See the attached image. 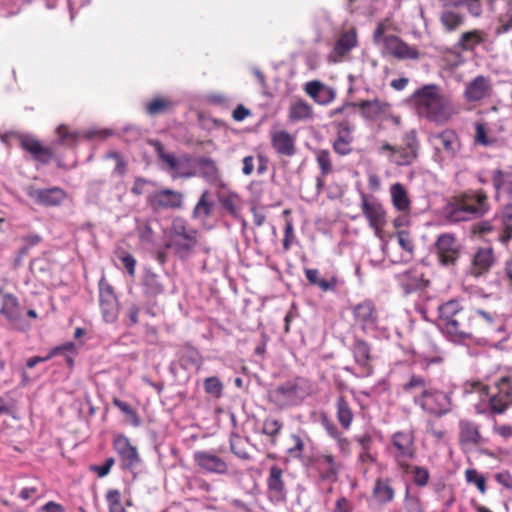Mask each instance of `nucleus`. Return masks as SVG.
<instances>
[{
	"mask_svg": "<svg viewBox=\"0 0 512 512\" xmlns=\"http://www.w3.org/2000/svg\"><path fill=\"white\" fill-rule=\"evenodd\" d=\"M387 21H380L374 32L373 42L375 45L383 46L384 52L399 60H416L420 52L415 46H410L396 35H386Z\"/></svg>",
	"mask_w": 512,
	"mask_h": 512,
	"instance_id": "0eeeda50",
	"label": "nucleus"
},
{
	"mask_svg": "<svg viewBox=\"0 0 512 512\" xmlns=\"http://www.w3.org/2000/svg\"><path fill=\"white\" fill-rule=\"evenodd\" d=\"M427 384V380L423 376L412 374L402 385V390L407 394L420 390L421 392L414 396L413 403L430 416L441 418L451 413L454 408L452 394L428 387Z\"/></svg>",
	"mask_w": 512,
	"mask_h": 512,
	"instance_id": "f03ea898",
	"label": "nucleus"
},
{
	"mask_svg": "<svg viewBox=\"0 0 512 512\" xmlns=\"http://www.w3.org/2000/svg\"><path fill=\"white\" fill-rule=\"evenodd\" d=\"M413 475V482L419 487H424L428 484L430 479V473L428 469L421 466H413L409 468Z\"/></svg>",
	"mask_w": 512,
	"mask_h": 512,
	"instance_id": "0e129e2a",
	"label": "nucleus"
},
{
	"mask_svg": "<svg viewBox=\"0 0 512 512\" xmlns=\"http://www.w3.org/2000/svg\"><path fill=\"white\" fill-rule=\"evenodd\" d=\"M493 94V82L490 76L477 75L464 89L463 97L467 103H479Z\"/></svg>",
	"mask_w": 512,
	"mask_h": 512,
	"instance_id": "dca6fc26",
	"label": "nucleus"
},
{
	"mask_svg": "<svg viewBox=\"0 0 512 512\" xmlns=\"http://www.w3.org/2000/svg\"><path fill=\"white\" fill-rule=\"evenodd\" d=\"M490 210L486 192L482 189L468 190L451 198L448 212L454 221H467L483 217Z\"/></svg>",
	"mask_w": 512,
	"mask_h": 512,
	"instance_id": "39448f33",
	"label": "nucleus"
},
{
	"mask_svg": "<svg viewBox=\"0 0 512 512\" xmlns=\"http://www.w3.org/2000/svg\"><path fill=\"white\" fill-rule=\"evenodd\" d=\"M290 438L293 445L287 449V454L294 459H301L305 449L303 439L297 434H292Z\"/></svg>",
	"mask_w": 512,
	"mask_h": 512,
	"instance_id": "69168bd1",
	"label": "nucleus"
},
{
	"mask_svg": "<svg viewBox=\"0 0 512 512\" xmlns=\"http://www.w3.org/2000/svg\"><path fill=\"white\" fill-rule=\"evenodd\" d=\"M113 446L122 461V467L132 470L141 462L137 448L133 446L130 440L124 435H118L114 438Z\"/></svg>",
	"mask_w": 512,
	"mask_h": 512,
	"instance_id": "b1692460",
	"label": "nucleus"
},
{
	"mask_svg": "<svg viewBox=\"0 0 512 512\" xmlns=\"http://www.w3.org/2000/svg\"><path fill=\"white\" fill-rule=\"evenodd\" d=\"M390 452L397 465L406 473L409 472V461L416 454L415 432L412 428L396 431L391 435Z\"/></svg>",
	"mask_w": 512,
	"mask_h": 512,
	"instance_id": "1a4fd4ad",
	"label": "nucleus"
},
{
	"mask_svg": "<svg viewBox=\"0 0 512 512\" xmlns=\"http://www.w3.org/2000/svg\"><path fill=\"white\" fill-rule=\"evenodd\" d=\"M397 240L400 247L410 255L414 253V242L410 235V233L406 230L398 231L397 234Z\"/></svg>",
	"mask_w": 512,
	"mask_h": 512,
	"instance_id": "338daca9",
	"label": "nucleus"
},
{
	"mask_svg": "<svg viewBox=\"0 0 512 512\" xmlns=\"http://www.w3.org/2000/svg\"><path fill=\"white\" fill-rule=\"evenodd\" d=\"M56 133L59 137L58 144L66 146H74L79 140L80 133L77 131H71L66 125H59L56 129Z\"/></svg>",
	"mask_w": 512,
	"mask_h": 512,
	"instance_id": "6e6d98bb",
	"label": "nucleus"
},
{
	"mask_svg": "<svg viewBox=\"0 0 512 512\" xmlns=\"http://www.w3.org/2000/svg\"><path fill=\"white\" fill-rule=\"evenodd\" d=\"M474 387H479L483 392L489 395L488 409L492 415L504 414L510 407H512V400L506 398L499 391H496L488 386H484L477 382L473 384Z\"/></svg>",
	"mask_w": 512,
	"mask_h": 512,
	"instance_id": "c85d7f7f",
	"label": "nucleus"
},
{
	"mask_svg": "<svg viewBox=\"0 0 512 512\" xmlns=\"http://www.w3.org/2000/svg\"><path fill=\"white\" fill-rule=\"evenodd\" d=\"M465 22L463 14L446 9L440 15V23L446 32H454Z\"/></svg>",
	"mask_w": 512,
	"mask_h": 512,
	"instance_id": "a18cd8bd",
	"label": "nucleus"
},
{
	"mask_svg": "<svg viewBox=\"0 0 512 512\" xmlns=\"http://www.w3.org/2000/svg\"><path fill=\"white\" fill-rule=\"evenodd\" d=\"M271 146L280 156L292 157L296 154V138L286 130H273L270 133Z\"/></svg>",
	"mask_w": 512,
	"mask_h": 512,
	"instance_id": "bb28decb",
	"label": "nucleus"
},
{
	"mask_svg": "<svg viewBox=\"0 0 512 512\" xmlns=\"http://www.w3.org/2000/svg\"><path fill=\"white\" fill-rule=\"evenodd\" d=\"M313 393L312 382L302 376L291 378L268 392V400L279 409L301 405Z\"/></svg>",
	"mask_w": 512,
	"mask_h": 512,
	"instance_id": "423d86ee",
	"label": "nucleus"
},
{
	"mask_svg": "<svg viewBox=\"0 0 512 512\" xmlns=\"http://www.w3.org/2000/svg\"><path fill=\"white\" fill-rule=\"evenodd\" d=\"M203 386L204 391L207 394L212 395L215 398H220L222 396L224 386L219 378L215 376L207 377L204 380Z\"/></svg>",
	"mask_w": 512,
	"mask_h": 512,
	"instance_id": "e2e57ef3",
	"label": "nucleus"
},
{
	"mask_svg": "<svg viewBox=\"0 0 512 512\" xmlns=\"http://www.w3.org/2000/svg\"><path fill=\"white\" fill-rule=\"evenodd\" d=\"M495 262V252L491 246L478 247L471 255L468 273L475 278L482 277L489 273Z\"/></svg>",
	"mask_w": 512,
	"mask_h": 512,
	"instance_id": "a211bd4d",
	"label": "nucleus"
},
{
	"mask_svg": "<svg viewBox=\"0 0 512 512\" xmlns=\"http://www.w3.org/2000/svg\"><path fill=\"white\" fill-rule=\"evenodd\" d=\"M357 45V33L354 29L341 34L336 41L334 51L338 56H344Z\"/></svg>",
	"mask_w": 512,
	"mask_h": 512,
	"instance_id": "49530a36",
	"label": "nucleus"
},
{
	"mask_svg": "<svg viewBox=\"0 0 512 512\" xmlns=\"http://www.w3.org/2000/svg\"><path fill=\"white\" fill-rule=\"evenodd\" d=\"M334 408L339 425L344 430H349L354 420V412L346 396L340 394L335 400Z\"/></svg>",
	"mask_w": 512,
	"mask_h": 512,
	"instance_id": "72a5a7b5",
	"label": "nucleus"
},
{
	"mask_svg": "<svg viewBox=\"0 0 512 512\" xmlns=\"http://www.w3.org/2000/svg\"><path fill=\"white\" fill-rule=\"evenodd\" d=\"M311 461L319 480L323 482L335 483L344 468L343 463L329 451L318 452Z\"/></svg>",
	"mask_w": 512,
	"mask_h": 512,
	"instance_id": "9d476101",
	"label": "nucleus"
},
{
	"mask_svg": "<svg viewBox=\"0 0 512 512\" xmlns=\"http://www.w3.org/2000/svg\"><path fill=\"white\" fill-rule=\"evenodd\" d=\"M439 418H429L425 422V433L437 442L443 441L447 436V430Z\"/></svg>",
	"mask_w": 512,
	"mask_h": 512,
	"instance_id": "09e8293b",
	"label": "nucleus"
},
{
	"mask_svg": "<svg viewBox=\"0 0 512 512\" xmlns=\"http://www.w3.org/2000/svg\"><path fill=\"white\" fill-rule=\"evenodd\" d=\"M213 208L214 202L211 199L210 192L205 190L200 195L192 210V218L195 220L205 221L212 216Z\"/></svg>",
	"mask_w": 512,
	"mask_h": 512,
	"instance_id": "ea45409f",
	"label": "nucleus"
},
{
	"mask_svg": "<svg viewBox=\"0 0 512 512\" xmlns=\"http://www.w3.org/2000/svg\"><path fill=\"white\" fill-rule=\"evenodd\" d=\"M435 252L442 266H453L462 252V245L452 233L440 234L435 241Z\"/></svg>",
	"mask_w": 512,
	"mask_h": 512,
	"instance_id": "9b49d317",
	"label": "nucleus"
},
{
	"mask_svg": "<svg viewBox=\"0 0 512 512\" xmlns=\"http://www.w3.org/2000/svg\"><path fill=\"white\" fill-rule=\"evenodd\" d=\"M304 91L319 105H328L336 98V91L318 80L307 82Z\"/></svg>",
	"mask_w": 512,
	"mask_h": 512,
	"instance_id": "cd10ccee",
	"label": "nucleus"
},
{
	"mask_svg": "<svg viewBox=\"0 0 512 512\" xmlns=\"http://www.w3.org/2000/svg\"><path fill=\"white\" fill-rule=\"evenodd\" d=\"M498 25L495 29L497 35L508 33L512 30V4H508L505 11L501 12L497 19Z\"/></svg>",
	"mask_w": 512,
	"mask_h": 512,
	"instance_id": "4d7b16f0",
	"label": "nucleus"
},
{
	"mask_svg": "<svg viewBox=\"0 0 512 512\" xmlns=\"http://www.w3.org/2000/svg\"><path fill=\"white\" fill-rule=\"evenodd\" d=\"M334 126L336 128V138L332 143V148L339 156H347L353 150V125L348 120H342L336 122Z\"/></svg>",
	"mask_w": 512,
	"mask_h": 512,
	"instance_id": "4be33fe9",
	"label": "nucleus"
},
{
	"mask_svg": "<svg viewBox=\"0 0 512 512\" xmlns=\"http://www.w3.org/2000/svg\"><path fill=\"white\" fill-rule=\"evenodd\" d=\"M176 102L168 96L158 95L145 103V112L151 117L174 111Z\"/></svg>",
	"mask_w": 512,
	"mask_h": 512,
	"instance_id": "c9c22d12",
	"label": "nucleus"
},
{
	"mask_svg": "<svg viewBox=\"0 0 512 512\" xmlns=\"http://www.w3.org/2000/svg\"><path fill=\"white\" fill-rule=\"evenodd\" d=\"M438 321L452 341L472 337V315L463 309L459 301L451 299L438 307Z\"/></svg>",
	"mask_w": 512,
	"mask_h": 512,
	"instance_id": "20e7f679",
	"label": "nucleus"
},
{
	"mask_svg": "<svg viewBox=\"0 0 512 512\" xmlns=\"http://www.w3.org/2000/svg\"><path fill=\"white\" fill-rule=\"evenodd\" d=\"M371 494L374 501L380 505L391 503L395 498L392 480L389 477H378L374 482Z\"/></svg>",
	"mask_w": 512,
	"mask_h": 512,
	"instance_id": "2f4dec72",
	"label": "nucleus"
},
{
	"mask_svg": "<svg viewBox=\"0 0 512 512\" xmlns=\"http://www.w3.org/2000/svg\"><path fill=\"white\" fill-rule=\"evenodd\" d=\"M145 293L150 297H156L164 292V287L155 274H151L144 279Z\"/></svg>",
	"mask_w": 512,
	"mask_h": 512,
	"instance_id": "bf43d9fd",
	"label": "nucleus"
},
{
	"mask_svg": "<svg viewBox=\"0 0 512 512\" xmlns=\"http://www.w3.org/2000/svg\"><path fill=\"white\" fill-rule=\"evenodd\" d=\"M376 462V457L370 451H360L358 455V466L364 476L368 473L369 468Z\"/></svg>",
	"mask_w": 512,
	"mask_h": 512,
	"instance_id": "774afa93",
	"label": "nucleus"
},
{
	"mask_svg": "<svg viewBox=\"0 0 512 512\" xmlns=\"http://www.w3.org/2000/svg\"><path fill=\"white\" fill-rule=\"evenodd\" d=\"M315 160L322 176H328L334 172L332 156L329 150L319 149L315 151Z\"/></svg>",
	"mask_w": 512,
	"mask_h": 512,
	"instance_id": "3c124183",
	"label": "nucleus"
},
{
	"mask_svg": "<svg viewBox=\"0 0 512 512\" xmlns=\"http://www.w3.org/2000/svg\"><path fill=\"white\" fill-rule=\"evenodd\" d=\"M361 209L370 227L379 232L386 222L382 205L377 202H370L366 197H363Z\"/></svg>",
	"mask_w": 512,
	"mask_h": 512,
	"instance_id": "c756f323",
	"label": "nucleus"
},
{
	"mask_svg": "<svg viewBox=\"0 0 512 512\" xmlns=\"http://www.w3.org/2000/svg\"><path fill=\"white\" fill-rule=\"evenodd\" d=\"M351 352L355 363L361 369L363 376L373 373L371 346L365 340L356 337L351 345Z\"/></svg>",
	"mask_w": 512,
	"mask_h": 512,
	"instance_id": "a878e982",
	"label": "nucleus"
},
{
	"mask_svg": "<svg viewBox=\"0 0 512 512\" xmlns=\"http://www.w3.org/2000/svg\"><path fill=\"white\" fill-rule=\"evenodd\" d=\"M321 424L328 436L336 441L339 450L344 454L349 453L350 441L344 436L343 432L339 430L337 425L325 415L321 418Z\"/></svg>",
	"mask_w": 512,
	"mask_h": 512,
	"instance_id": "58836bf2",
	"label": "nucleus"
},
{
	"mask_svg": "<svg viewBox=\"0 0 512 512\" xmlns=\"http://www.w3.org/2000/svg\"><path fill=\"white\" fill-rule=\"evenodd\" d=\"M352 316L355 324L359 325L363 331L377 328L379 315L374 302L370 299H365L354 305Z\"/></svg>",
	"mask_w": 512,
	"mask_h": 512,
	"instance_id": "6ab92c4d",
	"label": "nucleus"
},
{
	"mask_svg": "<svg viewBox=\"0 0 512 512\" xmlns=\"http://www.w3.org/2000/svg\"><path fill=\"white\" fill-rule=\"evenodd\" d=\"M105 498L109 508V512H126L121 501V493L119 490H108Z\"/></svg>",
	"mask_w": 512,
	"mask_h": 512,
	"instance_id": "680f3d73",
	"label": "nucleus"
},
{
	"mask_svg": "<svg viewBox=\"0 0 512 512\" xmlns=\"http://www.w3.org/2000/svg\"><path fill=\"white\" fill-rule=\"evenodd\" d=\"M29 196L38 204L44 206H58L66 199V192L60 187L48 189H34L29 192Z\"/></svg>",
	"mask_w": 512,
	"mask_h": 512,
	"instance_id": "7c9ffc66",
	"label": "nucleus"
},
{
	"mask_svg": "<svg viewBox=\"0 0 512 512\" xmlns=\"http://www.w3.org/2000/svg\"><path fill=\"white\" fill-rule=\"evenodd\" d=\"M491 388L512 400V373L500 376Z\"/></svg>",
	"mask_w": 512,
	"mask_h": 512,
	"instance_id": "052dcab7",
	"label": "nucleus"
},
{
	"mask_svg": "<svg viewBox=\"0 0 512 512\" xmlns=\"http://www.w3.org/2000/svg\"><path fill=\"white\" fill-rule=\"evenodd\" d=\"M198 175L210 185H216L222 182L220 170L216 162L210 157H200L197 159Z\"/></svg>",
	"mask_w": 512,
	"mask_h": 512,
	"instance_id": "473e14b6",
	"label": "nucleus"
},
{
	"mask_svg": "<svg viewBox=\"0 0 512 512\" xmlns=\"http://www.w3.org/2000/svg\"><path fill=\"white\" fill-rule=\"evenodd\" d=\"M464 475L466 482L475 485L480 494L485 495L487 493L486 477L478 472L477 469L468 468L465 470Z\"/></svg>",
	"mask_w": 512,
	"mask_h": 512,
	"instance_id": "864d4df0",
	"label": "nucleus"
},
{
	"mask_svg": "<svg viewBox=\"0 0 512 512\" xmlns=\"http://www.w3.org/2000/svg\"><path fill=\"white\" fill-rule=\"evenodd\" d=\"M363 118L369 121L388 120L391 116L392 105L384 100H362L358 103Z\"/></svg>",
	"mask_w": 512,
	"mask_h": 512,
	"instance_id": "5701e85b",
	"label": "nucleus"
},
{
	"mask_svg": "<svg viewBox=\"0 0 512 512\" xmlns=\"http://www.w3.org/2000/svg\"><path fill=\"white\" fill-rule=\"evenodd\" d=\"M0 314L13 323L21 319V308L15 295L8 293L3 296Z\"/></svg>",
	"mask_w": 512,
	"mask_h": 512,
	"instance_id": "a19ab883",
	"label": "nucleus"
},
{
	"mask_svg": "<svg viewBox=\"0 0 512 512\" xmlns=\"http://www.w3.org/2000/svg\"><path fill=\"white\" fill-rule=\"evenodd\" d=\"M230 450L238 458L243 460H249L251 455L248 450L249 439L243 438L236 433H232L230 436Z\"/></svg>",
	"mask_w": 512,
	"mask_h": 512,
	"instance_id": "de8ad7c7",
	"label": "nucleus"
},
{
	"mask_svg": "<svg viewBox=\"0 0 512 512\" xmlns=\"http://www.w3.org/2000/svg\"><path fill=\"white\" fill-rule=\"evenodd\" d=\"M267 497L273 504H280L287 499L284 471L278 465H272L266 478Z\"/></svg>",
	"mask_w": 512,
	"mask_h": 512,
	"instance_id": "f3484780",
	"label": "nucleus"
},
{
	"mask_svg": "<svg viewBox=\"0 0 512 512\" xmlns=\"http://www.w3.org/2000/svg\"><path fill=\"white\" fill-rule=\"evenodd\" d=\"M193 461L200 470L206 473L224 475L228 472L226 461L211 451H196L193 454Z\"/></svg>",
	"mask_w": 512,
	"mask_h": 512,
	"instance_id": "412c9836",
	"label": "nucleus"
},
{
	"mask_svg": "<svg viewBox=\"0 0 512 512\" xmlns=\"http://www.w3.org/2000/svg\"><path fill=\"white\" fill-rule=\"evenodd\" d=\"M146 202L155 213L163 210H178L183 207L184 195L180 191L165 188L150 193Z\"/></svg>",
	"mask_w": 512,
	"mask_h": 512,
	"instance_id": "f8f14e48",
	"label": "nucleus"
},
{
	"mask_svg": "<svg viewBox=\"0 0 512 512\" xmlns=\"http://www.w3.org/2000/svg\"><path fill=\"white\" fill-rule=\"evenodd\" d=\"M498 219L500 226L497 241L502 246L508 247L512 241V204L504 207Z\"/></svg>",
	"mask_w": 512,
	"mask_h": 512,
	"instance_id": "f704fd0d",
	"label": "nucleus"
},
{
	"mask_svg": "<svg viewBox=\"0 0 512 512\" xmlns=\"http://www.w3.org/2000/svg\"><path fill=\"white\" fill-rule=\"evenodd\" d=\"M474 317H478L490 332L499 334L505 333V323L496 312L476 309L474 311Z\"/></svg>",
	"mask_w": 512,
	"mask_h": 512,
	"instance_id": "79ce46f5",
	"label": "nucleus"
},
{
	"mask_svg": "<svg viewBox=\"0 0 512 512\" xmlns=\"http://www.w3.org/2000/svg\"><path fill=\"white\" fill-rule=\"evenodd\" d=\"M313 115L312 106L303 99H297L291 103L288 111V117L292 122L310 119Z\"/></svg>",
	"mask_w": 512,
	"mask_h": 512,
	"instance_id": "c03bdc74",
	"label": "nucleus"
},
{
	"mask_svg": "<svg viewBox=\"0 0 512 512\" xmlns=\"http://www.w3.org/2000/svg\"><path fill=\"white\" fill-rule=\"evenodd\" d=\"M112 403L115 407H117L123 414L127 416L130 423L134 427H139L141 425V418L138 415L137 411L131 407V405L125 401L120 400L115 397L112 400Z\"/></svg>",
	"mask_w": 512,
	"mask_h": 512,
	"instance_id": "5fc2aeb1",
	"label": "nucleus"
},
{
	"mask_svg": "<svg viewBox=\"0 0 512 512\" xmlns=\"http://www.w3.org/2000/svg\"><path fill=\"white\" fill-rule=\"evenodd\" d=\"M408 101L420 116L438 124L448 122L455 114L451 99L437 84H425L416 89Z\"/></svg>",
	"mask_w": 512,
	"mask_h": 512,
	"instance_id": "f257e3e1",
	"label": "nucleus"
},
{
	"mask_svg": "<svg viewBox=\"0 0 512 512\" xmlns=\"http://www.w3.org/2000/svg\"><path fill=\"white\" fill-rule=\"evenodd\" d=\"M402 141L404 146H396L391 162L397 166H409L419 157L420 143L416 130L406 132L402 137Z\"/></svg>",
	"mask_w": 512,
	"mask_h": 512,
	"instance_id": "4468645a",
	"label": "nucleus"
},
{
	"mask_svg": "<svg viewBox=\"0 0 512 512\" xmlns=\"http://www.w3.org/2000/svg\"><path fill=\"white\" fill-rule=\"evenodd\" d=\"M491 180L496 196L500 194L512 195V173L497 169L492 172Z\"/></svg>",
	"mask_w": 512,
	"mask_h": 512,
	"instance_id": "37998d69",
	"label": "nucleus"
},
{
	"mask_svg": "<svg viewBox=\"0 0 512 512\" xmlns=\"http://www.w3.org/2000/svg\"><path fill=\"white\" fill-rule=\"evenodd\" d=\"M152 146L155 149L158 159L166 165V169L173 179H188L196 175L194 171L187 167L189 163L188 157L180 159L172 153L165 152L164 146L159 141H153Z\"/></svg>",
	"mask_w": 512,
	"mask_h": 512,
	"instance_id": "ddd939ff",
	"label": "nucleus"
},
{
	"mask_svg": "<svg viewBox=\"0 0 512 512\" xmlns=\"http://www.w3.org/2000/svg\"><path fill=\"white\" fill-rule=\"evenodd\" d=\"M165 248L180 260H187L199 246V231L186 219L176 216L165 232Z\"/></svg>",
	"mask_w": 512,
	"mask_h": 512,
	"instance_id": "7ed1b4c3",
	"label": "nucleus"
},
{
	"mask_svg": "<svg viewBox=\"0 0 512 512\" xmlns=\"http://www.w3.org/2000/svg\"><path fill=\"white\" fill-rule=\"evenodd\" d=\"M20 147L28 152L34 160L46 165L54 157V152L50 147L43 146L42 143L33 136L22 135L19 138Z\"/></svg>",
	"mask_w": 512,
	"mask_h": 512,
	"instance_id": "393cba45",
	"label": "nucleus"
},
{
	"mask_svg": "<svg viewBox=\"0 0 512 512\" xmlns=\"http://www.w3.org/2000/svg\"><path fill=\"white\" fill-rule=\"evenodd\" d=\"M393 207L401 213H411V200L404 185L395 183L390 187Z\"/></svg>",
	"mask_w": 512,
	"mask_h": 512,
	"instance_id": "4c0bfd02",
	"label": "nucleus"
},
{
	"mask_svg": "<svg viewBox=\"0 0 512 512\" xmlns=\"http://www.w3.org/2000/svg\"><path fill=\"white\" fill-rule=\"evenodd\" d=\"M429 143L433 148L432 159L440 166L453 161L461 151L460 138L455 130L444 129L429 136Z\"/></svg>",
	"mask_w": 512,
	"mask_h": 512,
	"instance_id": "6e6552de",
	"label": "nucleus"
},
{
	"mask_svg": "<svg viewBox=\"0 0 512 512\" xmlns=\"http://www.w3.org/2000/svg\"><path fill=\"white\" fill-rule=\"evenodd\" d=\"M458 442L462 448L470 450L484 444L480 425L469 419H461L458 423Z\"/></svg>",
	"mask_w": 512,
	"mask_h": 512,
	"instance_id": "aec40b11",
	"label": "nucleus"
},
{
	"mask_svg": "<svg viewBox=\"0 0 512 512\" xmlns=\"http://www.w3.org/2000/svg\"><path fill=\"white\" fill-rule=\"evenodd\" d=\"M495 0H461L471 16L479 18L484 12V5L492 6Z\"/></svg>",
	"mask_w": 512,
	"mask_h": 512,
	"instance_id": "13d9d810",
	"label": "nucleus"
},
{
	"mask_svg": "<svg viewBox=\"0 0 512 512\" xmlns=\"http://www.w3.org/2000/svg\"><path fill=\"white\" fill-rule=\"evenodd\" d=\"M219 202L224 210L231 216L237 217L240 212L241 199L235 192H229L219 197Z\"/></svg>",
	"mask_w": 512,
	"mask_h": 512,
	"instance_id": "603ef678",
	"label": "nucleus"
},
{
	"mask_svg": "<svg viewBox=\"0 0 512 512\" xmlns=\"http://www.w3.org/2000/svg\"><path fill=\"white\" fill-rule=\"evenodd\" d=\"M99 305L103 319L107 323H114L119 315V302L113 287L102 277L99 281Z\"/></svg>",
	"mask_w": 512,
	"mask_h": 512,
	"instance_id": "2eb2a0df",
	"label": "nucleus"
},
{
	"mask_svg": "<svg viewBox=\"0 0 512 512\" xmlns=\"http://www.w3.org/2000/svg\"><path fill=\"white\" fill-rule=\"evenodd\" d=\"M283 426L284 424L281 420L267 417L263 421L262 433L270 438V443L272 445H275Z\"/></svg>",
	"mask_w": 512,
	"mask_h": 512,
	"instance_id": "8fccbe9b",
	"label": "nucleus"
},
{
	"mask_svg": "<svg viewBox=\"0 0 512 512\" xmlns=\"http://www.w3.org/2000/svg\"><path fill=\"white\" fill-rule=\"evenodd\" d=\"M487 33L480 29L463 32L455 47L463 51H473L477 46L486 41Z\"/></svg>",
	"mask_w": 512,
	"mask_h": 512,
	"instance_id": "e433bc0d",
	"label": "nucleus"
}]
</instances>
